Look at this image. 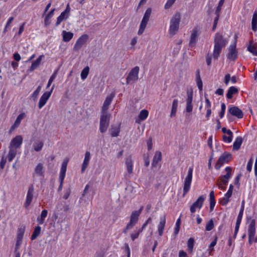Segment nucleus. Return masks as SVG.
Returning <instances> with one entry per match:
<instances>
[{"mask_svg": "<svg viewBox=\"0 0 257 257\" xmlns=\"http://www.w3.org/2000/svg\"><path fill=\"white\" fill-rule=\"evenodd\" d=\"M227 135H228V137H227L225 135L223 136V141L225 142L230 143L232 140L233 133L231 131H229L227 132Z\"/></svg>", "mask_w": 257, "mask_h": 257, "instance_id": "a19ab883", "label": "nucleus"}, {"mask_svg": "<svg viewBox=\"0 0 257 257\" xmlns=\"http://www.w3.org/2000/svg\"><path fill=\"white\" fill-rule=\"evenodd\" d=\"M237 57V52L236 50V43L231 45L228 48L227 58L229 60L234 61Z\"/></svg>", "mask_w": 257, "mask_h": 257, "instance_id": "6ab92c4d", "label": "nucleus"}, {"mask_svg": "<svg viewBox=\"0 0 257 257\" xmlns=\"http://www.w3.org/2000/svg\"><path fill=\"white\" fill-rule=\"evenodd\" d=\"M196 81L199 90L200 91H202L203 89V83L200 76H198V78L196 79Z\"/></svg>", "mask_w": 257, "mask_h": 257, "instance_id": "8fccbe9b", "label": "nucleus"}, {"mask_svg": "<svg viewBox=\"0 0 257 257\" xmlns=\"http://www.w3.org/2000/svg\"><path fill=\"white\" fill-rule=\"evenodd\" d=\"M14 20V18L13 17H10L8 19V20L6 24L4 31H3L4 34H6V32L8 31V28L10 27L11 24L13 22Z\"/></svg>", "mask_w": 257, "mask_h": 257, "instance_id": "a18cd8bd", "label": "nucleus"}, {"mask_svg": "<svg viewBox=\"0 0 257 257\" xmlns=\"http://www.w3.org/2000/svg\"><path fill=\"white\" fill-rule=\"evenodd\" d=\"M143 208V207H141L139 210L132 212L131 215L130 220L128 223V225H131L134 227L137 223L139 220V217L141 214Z\"/></svg>", "mask_w": 257, "mask_h": 257, "instance_id": "4468645a", "label": "nucleus"}, {"mask_svg": "<svg viewBox=\"0 0 257 257\" xmlns=\"http://www.w3.org/2000/svg\"><path fill=\"white\" fill-rule=\"evenodd\" d=\"M197 31L196 30H193L192 33L191 34V35L190 40L189 42V45L191 47L195 45L197 39Z\"/></svg>", "mask_w": 257, "mask_h": 257, "instance_id": "c756f323", "label": "nucleus"}, {"mask_svg": "<svg viewBox=\"0 0 257 257\" xmlns=\"http://www.w3.org/2000/svg\"><path fill=\"white\" fill-rule=\"evenodd\" d=\"M115 92H112L109 95L107 96L102 106L101 113H107V111L108 109L109 106L115 97Z\"/></svg>", "mask_w": 257, "mask_h": 257, "instance_id": "ddd939ff", "label": "nucleus"}, {"mask_svg": "<svg viewBox=\"0 0 257 257\" xmlns=\"http://www.w3.org/2000/svg\"><path fill=\"white\" fill-rule=\"evenodd\" d=\"M25 25H26V23L24 22L20 26L19 32L18 33V35L19 36H21L22 35V33L23 32V31L24 30Z\"/></svg>", "mask_w": 257, "mask_h": 257, "instance_id": "bf43d9fd", "label": "nucleus"}, {"mask_svg": "<svg viewBox=\"0 0 257 257\" xmlns=\"http://www.w3.org/2000/svg\"><path fill=\"white\" fill-rule=\"evenodd\" d=\"M229 198H228L226 196H225L224 197H223V198H222L221 199V200L220 201V203L222 205H226L228 203V202L229 201Z\"/></svg>", "mask_w": 257, "mask_h": 257, "instance_id": "13d9d810", "label": "nucleus"}, {"mask_svg": "<svg viewBox=\"0 0 257 257\" xmlns=\"http://www.w3.org/2000/svg\"><path fill=\"white\" fill-rule=\"evenodd\" d=\"M152 13L151 8H148L145 12V13L143 16V19L141 23L139 30L138 31V34L139 35H142L144 32L147 25L149 21L150 17L151 16Z\"/></svg>", "mask_w": 257, "mask_h": 257, "instance_id": "39448f33", "label": "nucleus"}, {"mask_svg": "<svg viewBox=\"0 0 257 257\" xmlns=\"http://www.w3.org/2000/svg\"><path fill=\"white\" fill-rule=\"evenodd\" d=\"M120 133L119 126H112L110 128V135L111 137H116L118 136Z\"/></svg>", "mask_w": 257, "mask_h": 257, "instance_id": "f704fd0d", "label": "nucleus"}, {"mask_svg": "<svg viewBox=\"0 0 257 257\" xmlns=\"http://www.w3.org/2000/svg\"><path fill=\"white\" fill-rule=\"evenodd\" d=\"M70 10L71 9L70 6L68 4L65 10L61 13L59 16L57 17L55 24L56 27L59 26L62 21L66 20L68 18Z\"/></svg>", "mask_w": 257, "mask_h": 257, "instance_id": "9d476101", "label": "nucleus"}, {"mask_svg": "<svg viewBox=\"0 0 257 257\" xmlns=\"http://www.w3.org/2000/svg\"><path fill=\"white\" fill-rule=\"evenodd\" d=\"M217 240V237L216 236L214 239L211 242L209 246V249L210 251H213L214 250V246L216 244Z\"/></svg>", "mask_w": 257, "mask_h": 257, "instance_id": "864d4df0", "label": "nucleus"}, {"mask_svg": "<svg viewBox=\"0 0 257 257\" xmlns=\"http://www.w3.org/2000/svg\"><path fill=\"white\" fill-rule=\"evenodd\" d=\"M246 220L249 223L248 226V243L251 245L253 242L257 241V238L255 237V220L252 219L250 216L246 217Z\"/></svg>", "mask_w": 257, "mask_h": 257, "instance_id": "7ed1b4c3", "label": "nucleus"}, {"mask_svg": "<svg viewBox=\"0 0 257 257\" xmlns=\"http://www.w3.org/2000/svg\"><path fill=\"white\" fill-rule=\"evenodd\" d=\"M54 87V86L53 85L49 91L45 92L41 96L38 103L39 109L42 108L46 104L47 101L51 95Z\"/></svg>", "mask_w": 257, "mask_h": 257, "instance_id": "9b49d317", "label": "nucleus"}, {"mask_svg": "<svg viewBox=\"0 0 257 257\" xmlns=\"http://www.w3.org/2000/svg\"><path fill=\"white\" fill-rule=\"evenodd\" d=\"M176 0H168L167 3L165 5V9H169L171 8V7L173 5V4L175 3Z\"/></svg>", "mask_w": 257, "mask_h": 257, "instance_id": "603ef678", "label": "nucleus"}, {"mask_svg": "<svg viewBox=\"0 0 257 257\" xmlns=\"http://www.w3.org/2000/svg\"><path fill=\"white\" fill-rule=\"evenodd\" d=\"M214 227V223L212 219H211L206 225V230L207 231L211 230Z\"/></svg>", "mask_w": 257, "mask_h": 257, "instance_id": "09e8293b", "label": "nucleus"}, {"mask_svg": "<svg viewBox=\"0 0 257 257\" xmlns=\"http://www.w3.org/2000/svg\"><path fill=\"white\" fill-rule=\"evenodd\" d=\"M230 75L229 74H227L225 75L224 77V83L226 85H227L230 80Z\"/></svg>", "mask_w": 257, "mask_h": 257, "instance_id": "338daca9", "label": "nucleus"}, {"mask_svg": "<svg viewBox=\"0 0 257 257\" xmlns=\"http://www.w3.org/2000/svg\"><path fill=\"white\" fill-rule=\"evenodd\" d=\"M243 139L241 137H237L233 145V150L236 151L238 150L240 148Z\"/></svg>", "mask_w": 257, "mask_h": 257, "instance_id": "7c9ffc66", "label": "nucleus"}, {"mask_svg": "<svg viewBox=\"0 0 257 257\" xmlns=\"http://www.w3.org/2000/svg\"><path fill=\"white\" fill-rule=\"evenodd\" d=\"M90 160V153L86 151L85 153L84 159L82 164L81 173H83L88 166Z\"/></svg>", "mask_w": 257, "mask_h": 257, "instance_id": "5701e85b", "label": "nucleus"}, {"mask_svg": "<svg viewBox=\"0 0 257 257\" xmlns=\"http://www.w3.org/2000/svg\"><path fill=\"white\" fill-rule=\"evenodd\" d=\"M166 224V218L165 216H162L160 218V221L158 225V231L159 236H161L164 232L165 226Z\"/></svg>", "mask_w": 257, "mask_h": 257, "instance_id": "393cba45", "label": "nucleus"}, {"mask_svg": "<svg viewBox=\"0 0 257 257\" xmlns=\"http://www.w3.org/2000/svg\"><path fill=\"white\" fill-rule=\"evenodd\" d=\"M238 92V90L237 88L234 86H231L229 88L227 92L226 93V97L228 99H231L233 97V95L237 94Z\"/></svg>", "mask_w": 257, "mask_h": 257, "instance_id": "cd10ccee", "label": "nucleus"}, {"mask_svg": "<svg viewBox=\"0 0 257 257\" xmlns=\"http://www.w3.org/2000/svg\"><path fill=\"white\" fill-rule=\"evenodd\" d=\"M139 71L140 68L139 66H135L132 69L126 78L127 84L135 82L138 80Z\"/></svg>", "mask_w": 257, "mask_h": 257, "instance_id": "423d86ee", "label": "nucleus"}, {"mask_svg": "<svg viewBox=\"0 0 257 257\" xmlns=\"http://www.w3.org/2000/svg\"><path fill=\"white\" fill-rule=\"evenodd\" d=\"M228 43L226 39L224 38L219 33H217L214 39V49L212 57L214 60H217L222 52Z\"/></svg>", "mask_w": 257, "mask_h": 257, "instance_id": "f257e3e1", "label": "nucleus"}, {"mask_svg": "<svg viewBox=\"0 0 257 257\" xmlns=\"http://www.w3.org/2000/svg\"><path fill=\"white\" fill-rule=\"evenodd\" d=\"M26 117V114L25 112H22L17 116L15 122L11 126L9 130V133H12L16 128L18 127L22 121V120Z\"/></svg>", "mask_w": 257, "mask_h": 257, "instance_id": "f3484780", "label": "nucleus"}, {"mask_svg": "<svg viewBox=\"0 0 257 257\" xmlns=\"http://www.w3.org/2000/svg\"><path fill=\"white\" fill-rule=\"evenodd\" d=\"M23 140V137L21 135L17 136L11 140L7 156L9 162H11L15 158L18 149H20L22 145Z\"/></svg>", "mask_w": 257, "mask_h": 257, "instance_id": "f03ea898", "label": "nucleus"}, {"mask_svg": "<svg viewBox=\"0 0 257 257\" xmlns=\"http://www.w3.org/2000/svg\"><path fill=\"white\" fill-rule=\"evenodd\" d=\"M47 214H48L47 210H46V209L43 210L41 212L40 217L41 218H43L45 219L47 216Z\"/></svg>", "mask_w": 257, "mask_h": 257, "instance_id": "774afa93", "label": "nucleus"}, {"mask_svg": "<svg viewBox=\"0 0 257 257\" xmlns=\"http://www.w3.org/2000/svg\"><path fill=\"white\" fill-rule=\"evenodd\" d=\"M23 237H24V235L17 234L16 242L22 243Z\"/></svg>", "mask_w": 257, "mask_h": 257, "instance_id": "0e129e2a", "label": "nucleus"}, {"mask_svg": "<svg viewBox=\"0 0 257 257\" xmlns=\"http://www.w3.org/2000/svg\"><path fill=\"white\" fill-rule=\"evenodd\" d=\"M141 232V230L137 227L134 231L130 234V237L132 241H135L137 238H138Z\"/></svg>", "mask_w": 257, "mask_h": 257, "instance_id": "e433bc0d", "label": "nucleus"}, {"mask_svg": "<svg viewBox=\"0 0 257 257\" xmlns=\"http://www.w3.org/2000/svg\"><path fill=\"white\" fill-rule=\"evenodd\" d=\"M110 114L108 113H101L100 117L99 131L101 133L106 132L109 126Z\"/></svg>", "mask_w": 257, "mask_h": 257, "instance_id": "20e7f679", "label": "nucleus"}, {"mask_svg": "<svg viewBox=\"0 0 257 257\" xmlns=\"http://www.w3.org/2000/svg\"><path fill=\"white\" fill-rule=\"evenodd\" d=\"M162 159V153L160 151H156L152 162V167L153 168H160L161 167V162Z\"/></svg>", "mask_w": 257, "mask_h": 257, "instance_id": "2eb2a0df", "label": "nucleus"}, {"mask_svg": "<svg viewBox=\"0 0 257 257\" xmlns=\"http://www.w3.org/2000/svg\"><path fill=\"white\" fill-rule=\"evenodd\" d=\"M63 41L65 42H69L73 37V33L71 32H62Z\"/></svg>", "mask_w": 257, "mask_h": 257, "instance_id": "c85d7f7f", "label": "nucleus"}, {"mask_svg": "<svg viewBox=\"0 0 257 257\" xmlns=\"http://www.w3.org/2000/svg\"><path fill=\"white\" fill-rule=\"evenodd\" d=\"M13 58L15 60L18 62L20 61L21 57L20 55L18 53H15L13 55Z\"/></svg>", "mask_w": 257, "mask_h": 257, "instance_id": "69168bd1", "label": "nucleus"}, {"mask_svg": "<svg viewBox=\"0 0 257 257\" xmlns=\"http://www.w3.org/2000/svg\"><path fill=\"white\" fill-rule=\"evenodd\" d=\"M177 111V99H174L173 102L172 108L171 113V117L175 115Z\"/></svg>", "mask_w": 257, "mask_h": 257, "instance_id": "49530a36", "label": "nucleus"}, {"mask_svg": "<svg viewBox=\"0 0 257 257\" xmlns=\"http://www.w3.org/2000/svg\"><path fill=\"white\" fill-rule=\"evenodd\" d=\"M34 193V187L33 185L30 186L28 188L26 200L24 203V207L26 208L29 207L31 204Z\"/></svg>", "mask_w": 257, "mask_h": 257, "instance_id": "f8f14e48", "label": "nucleus"}, {"mask_svg": "<svg viewBox=\"0 0 257 257\" xmlns=\"http://www.w3.org/2000/svg\"><path fill=\"white\" fill-rule=\"evenodd\" d=\"M44 146V143L42 141H38L35 142L34 145V149L36 152L40 151Z\"/></svg>", "mask_w": 257, "mask_h": 257, "instance_id": "4c0bfd02", "label": "nucleus"}, {"mask_svg": "<svg viewBox=\"0 0 257 257\" xmlns=\"http://www.w3.org/2000/svg\"><path fill=\"white\" fill-rule=\"evenodd\" d=\"M69 162V159L66 158L64 160L62 163L60 172L59 174V179H65L66 172L67 170V166Z\"/></svg>", "mask_w": 257, "mask_h": 257, "instance_id": "b1692460", "label": "nucleus"}, {"mask_svg": "<svg viewBox=\"0 0 257 257\" xmlns=\"http://www.w3.org/2000/svg\"><path fill=\"white\" fill-rule=\"evenodd\" d=\"M194 240L193 238H190L187 242V246L189 252H192L193 249Z\"/></svg>", "mask_w": 257, "mask_h": 257, "instance_id": "79ce46f5", "label": "nucleus"}, {"mask_svg": "<svg viewBox=\"0 0 257 257\" xmlns=\"http://www.w3.org/2000/svg\"><path fill=\"white\" fill-rule=\"evenodd\" d=\"M228 112L231 115L237 117L242 118L243 116V113L242 110L237 106H232L229 108Z\"/></svg>", "mask_w": 257, "mask_h": 257, "instance_id": "aec40b11", "label": "nucleus"}, {"mask_svg": "<svg viewBox=\"0 0 257 257\" xmlns=\"http://www.w3.org/2000/svg\"><path fill=\"white\" fill-rule=\"evenodd\" d=\"M219 16L216 15V17L215 18L214 20V23L212 27V31H214L216 29V26L219 20Z\"/></svg>", "mask_w": 257, "mask_h": 257, "instance_id": "e2e57ef3", "label": "nucleus"}, {"mask_svg": "<svg viewBox=\"0 0 257 257\" xmlns=\"http://www.w3.org/2000/svg\"><path fill=\"white\" fill-rule=\"evenodd\" d=\"M210 197V211H212L214 208L215 205V200L214 197V193L213 191H211L209 194Z\"/></svg>", "mask_w": 257, "mask_h": 257, "instance_id": "72a5a7b5", "label": "nucleus"}, {"mask_svg": "<svg viewBox=\"0 0 257 257\" xmlns=\"http://www.w3.org/2000/svg\"><path fill=\"white\" fill-rule=\"evenodd\" d=\"M252 163H253V159H252V158H251L250 159V160H249V161L248 162L247 164L246 169H247V171L250 172L251 171Z\"/></svg>", "mask_w": 257, "mask_h": 257, "instance_id": "6e6d98bb", "label": "nucleus"}, {"mask_svg": "<svg viewBox=\"0 0 257 257\" xmlns=\"http://www.w3.org/2000/svg\"><path fill=\"white\" fill-rule=\"evenodd\" d=\"M7 162V158L3 157L1 159V162H0V169L3 170L5 166L6 163Z\"/></svg>", "mask_w": 257, "mask_h": 257, "instance_id": "5fc2aeb1", "label": "nucleus"}, {"mask_svg": "<svg viewBox=\"0 0 257 257\" xmlns=\"http://www.w3.org/2000/svg\"><path fill=\"white\" fill-rule=\"evenodd\" d=\"M55 11V9H52L46 15L44 18V26L45 27H48L51 23V18L54 15V13Z\"/></svg>", "mask_w": 257, "mask_h": 257, "instance_id": "a878e982", "label": "nucleus"}, {"mask_svg": "<svg viewBox=\"0 0 257 257\" xmlns=\"http://www.w3.org/2000/svg\"><path fill=\"white\" fill-rule=\"evenodd\" d=\"M44 57V55H41L34 61H33L31 64V66L29 69L30 71H33L36 69L38 66L40 65L42 58Z\"/></svg>", "mask_w": 257, "mask_h": 257, "instance_id": "bb28decb", "label": "nucleus"}, {"mask_svg": "<svg viewBox=\"0 0 257 257\" xmlns=\"http://www.w3.org/2000/svg\"><path fill=\"white\" fill-rule=\"evenodd\" d=\"M43 165L42 163H39L35 169V172L38 176L43 175Z\"/></svg>", "mask_w": 257, "mask_h": 257, "instance_id": "58836bf2", "label": "nucleus"}, {"mask_svg": "<svg viewBox=\"0 0 257 257\" xmlns=\"http://www.w3.org/2000/svg\"><path fill=\"white\" fill-rule=\"evenodd\" d=\"M212 56L208 53L206 56V61L207 64L208 66L211 64Z\"/></svg>", "mask_w": 257, "mask_h": 257, "instance_id": "052dcab7", "label": "nucleus"}, {"mask_svg": "<svg viewBox=\"0 0 257 257\" xmlns=\"http://www.w3.org/2000/svg\"><path fill=\"white\" fill-rule=\"evenodd\" d=\"M41 90V86H39L37 89L32 93L31 94V97L33 98L34 100H35L37 98Z\"/></svg>", "mask_w": 257, "mask_h": 257, "instance_id": "de8ad7c7", "label": "nucleus"}, {"mask_svg": "<svg viewBox=\"0 0 257 257\" xmlns=\"http://www.w3.org/2000/svg\"><path fill=\"white\" fill-rule=\"evenodd\" d=\"M187 98L186 100V111L187 112H191L192 111L193 105L192 104L193 100V91L191 92L187 91Z\"/></svg>", "mask_w": 257, "mask_h": 257, "instance_id": "412c9836", "label": "nucleus"}, {"mask_svg": "<svg viewBox=\"0 0 257 257\" xmlns=\"http://www.w3.org/2000/svg\"><path fill=\"white\" fill-rule=\"evenodd\" d=\"M177 33V15H174L170 21V26L169 33L171 37L175 35Z\"/></svg>", "mask_w": 257, "mask_h": 257, "instance_id": "a211bd4d", "label": "nucleus"}, {"mask_svg": "<svg viewBox=\"0 0 257 257\" xmlns=\"http://www.w3.org/2000/svg\"><path fill=\"white\" fill-rule=\"evenodd\" d=\"M41 231V227L40 226H36L31 236V239L33 240L36 239L37 237L40 235Z\"/></svg>", "mask_w": 257, "mask_h": 257, "instance_id": "473e14b6", "label": "nucleus"}, {"mask_svg": "<svg viewBox=\"0 0 257 257\" xmlns=\"http://www.w3.org/2000/svg\"><path fill=\"white\" fill-rule=\"evenodd\" d=\"M231 154L227 152H224L219 158L217 163L215 165V168L216 170H219L222 165L225 163H227L231 159Z\"/></svg>", "mask_w": 257, "mask_h": 257, "instance_id": "6e6552de", "label": "nucleus"}, {"mask_svg": "<svg viewBox=\"0 0 257 257\" xmlns=\"http://www.w3.org/2000/svg\"><path fill=\"white\" fill-rule=\"evenodd\" d=\"M247 50L249 52L252 53L253 55H254V54L255 52V50H256V48L254 46H252L251 45V42H250V45L247 47Z\"/></svg>", "mask_w": 257, "mask_h": 257, "instance_id": "4d7b16f0", "label": "nucleus"}, {"mask_svg": "<svg viewBox=\"0 0 257 257\" xmlns=\"http://www.w3.org/2000/svg\"><path fill=\"white\" fill-rule=\"evenodd\" d=\"M89 71V68L88 66L85 67L81 72V78L82 80L85 79L88 74Z\"/></svg>", "mask_w": 257, "mask_h": 257, "instance_id": "ea45409f", "label": "nucleus"}, {"mask_svg": "<svg viewBox=\"0 0 257 257\" xmlns=\"http://www.w3.org/2000/svg\"><path fill=\"white\" fill-rule=\"evenodd\" d=\"M224 2V0H220L218 5L217 7L215 10V15L220 16V13L221 10V7L223 6Z\"/></svg>", "mask_w": 257, "mask_h": 257, "instance_id": "c03bdc74", "label": "nucleus"}, {"mask_svg": "<svg viewBox=\"0 0 257 257\" xmlns=\"http://www.w3.org/2000/svg\"><path fill=\"white\" fill-rule=\"evenodd\" d=\"M88 39L89 36L87 34H84L82 35L76 41L73 47V50L75 51H78L86 43Z\"/></svg>", "mask_w": 257, "mask_h": 257, "instance_id": "1a4fd4ad", "label": "nucleus"}, {"mask_svg": "<svg viewBox=\"0 0 257 257\" xmlns=\"http://www.w3.org/2000/svg\"><path fill=\"white\" fill-rule=\"evenodd\" d=\"M251 27L252 30L254 32H256L257 30V11H255L252 16V22H251Z\"/></svg>", "mask_w": 257, "mask_h": 257, "instance_id": "2f4dec72", "label": "nucleus"}, {"mask_svg": "<svg viewBox=\"0 0 257 257\" xmlns=\"http://www.w3.org/2000/svg\"><path fill=\"white\" fill-rule=\"evenodd\" d=\"M233 189V186L232 184H230L229 187V189L228 190L226 193L225 194V196H226L228 198H230L232 194Z\"/></svg>", "mask_w": 257, "mask_h": 257, "instance_id": "3c124183", "label": "nucleus"}, {"mask_svg": "<svg viewBox=\"0 0 257 257\" xmlns=\"http://www.w3.org/2000/svg\"><path fill=\"white\" fill-rule=\"evenodd\" d=\"M205 200V197L203 196H200L197 200L193 203L190 207V212L191 213L195 212L197 208L200 209L203 204Z\"/></svg>", "mask_w": 257, "mask_h": 257, "instance_id": "dca6fc26", "label": "nucleus"}, {"mask_svg": "<svg viewBox=\"0 0 257 257\" xmlns=\"http://www.w3.org/2000/svg\"><path fill=\"white\" fill-rule=\"evenodd\" d=\"M25 231V227L24 226H22L19 227L17 231V234L24 235Z\"/></svg>", "mask_w": 257, "mask_h": 257, "instance_id": "680f3d73", "label": "nucleus"}, {"mask_svg": "<svg viewBox=\"0 0 257 257\" xmlns=\"http://www.w3.org/2000/svg\"><path fill=\"white\" fill-rule=\"evenodd\" d=\"M192 173L193 168H190L188 172V175L184 180L183 194V197L185 196L190 190L192 179Z\"/></svg>", "mask_w": 257, "mask_h": 257, "instance_id": "0eeeda50", "label": "nucleus"}, {"mask_svg": "<svg viewBox=\"0 0 257 257\" xmlns=\"http://www.w3.org/2000/svg\"><path fill=\"white\" fill-rule=\"evenodd\" d=\"M149 111L147 109H143L140 111L139 117L140 120L143 121L147 119Z\"/></svg>", "mask_w": 257, "mask_h": 257, "instance_id": "c9c22d12", "label": "nucleus"}, {"mask_svg": "<svg viewBox=\"0 0 257 257\" xmlns=\"http://www.w3.org/2000/svg\"><path fill=\"white\" fill-rule=\"evenodd\" d=\"M125 165L127 173L129 174H132L133 172L134 163L131 155L125 158Z\"/></svg>", "mask_w": 257, "mask_h": 257, "instance_id": "4be33fe9", "label": "nucleus"}, {"mask_svg": "<svg viewBox=\"0 0 257 257\" xmlns=\"http://www.w3.org/2000/svg\"><path fill=\"white\" fill-rule=\"evenodd\" d=\"M57 73H58V70L54 71V72H53L52 75L51 76L50 78H49V79L48 80L47 85V88H48L50 86L52 82L55 79V78L57 75Z\"/></svg>", "mask_w": 257, "mask_h": 257, "instance_id": "37998d69", "label": "nucleus"}]
</instances>
